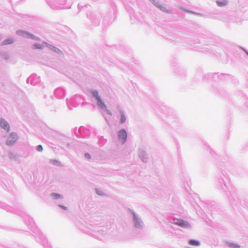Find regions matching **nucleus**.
Instances as JSON below:
<instances>
[{
	"label": "nucleus",
	"instance_id": "obj_1",
	"mask_svg": "<svg viewBox=\"0 0 248 248\" xmlns=\"http://www.w3.org/2000/svg\"><path fill=\"white\" fill-rule=\"evenodd\" d=\"M18 139V137L16 133L12 132L8 138L6 144L8 145H13Z\"/></svg>",
	"mask_w": 248,
	"mask_h": 248
},
{
	"label": "nucleus",
	"instance_id": "obj_2",
	"mask_svg": "<svg viewBox=\"0 0 248 248\" xmlns=\"http://www.w3.org/2000/svg\"><path fill=\"white\" fill-rule=\"evenodd\" d=\"M173 223L183 228H188L190 227V225L188 224L187 222L181 219H174Z\"/></svg>",
	"mask_w": 248,
	"mask_h": 248
},
{
	"label": "nucleus",
	"instance_id": "obj_3",
	"mask_svg": "<svg viewBox=\"0 0 248 248\" xmlns=\"http://www.w3.org/2000/svg\"><path fill=\"white\" fill-rule=\"evenodd\" d=\"M119 139L120 140H122L123 143L125 142L127 139V133L125 130L123 129L119 131Z\"/></svg>",
	"mask_w": 248,
	"mask_h": 248
},
{
	"label": "nucleus",
	"instance_id": "obj_4",
	"mask_svg": "<svg viewBox=\"0 0 248 248\" xmlns=\"http://www.w3.org/2000/svg\"><path fill=\"white\" fill-rule=\"evenodd\" d=\"M0 125L1 127L8 132L10 130V126L8 123L4 119H1L0 120Z\"/></svg>",
	"mask_w": 248,
	"mask_h": 248
},
{
	"label": "nucleus",
	"instance_id": "obj_5",
	"mask_svg": "<svg viewBox=\"0 0 248 248\" xmlns=\"http://www.w3.org/2000/svg\"><path fill=\"white\" fill-rule=\"evenodd\" d=\"M93 95L97 100L98 106L102 109H106V107L105 104L102 102L100 97L97 95V93H94Z\"/></svg>",
	"mask_w": 248,
	"mask_h": 248
},
{
	"label": "nucleus",
	"instance_id": "obj_6",
	"mask_svg": "<svg viewBox=\"0 0 248 248\" xmlns=\"http://www.w3.org/2000/svg\"><path fill=\"white\" fill-rule=\"evenodd\" d=\"M14 40L13 38H8L7 39L4 40L2 42V45H10L14 43Z\"/></svg>",
	"mask_w": 248,
	"mask_h": 248
},
{
	"label": "nucleus",
	"instance_id": "obj_7",
	"mask_svg": "<svg viewBox=\"0 0 248 248\" xmlns=\"http://www.w3.org/2000/svg\"><path fill=\"white\" fill-rule=\"evenodd\" d=\"M121 113V122L122 124L124 123L126 121V117L122 110L120 111Z\"/></svg>",
	"mask_w": 248,
	"mask_h": 248
},
{
	"label": "nucleus",
	"instance_id": "obj_8",
	"mask_svg": "<svg viewBox=\"0 0 248 248\" xmlns=\"http://www.w3.org/2000/svg\"><path fill=\"white\" fill-rule=\"evenodd\" d=\"M189 244L192 246H199L200 245V243L198 241L193 240H190L189 242Z\"/></svg>",
	"mask_w": 248,
	"mask_h": 248
},
{
	"label": "nucleus",
	"instance_id": "obj_9",
	"mask_svg": "<svg viewBox=\"0 0 248 248\" xmlns=\"http://www.w3.org/2000/svg\"><path fill=\"white\" fill-rule=\"evenodd\" d=\"M33 48L36 49H42L43 46L42 45L39 44H35L33 45Z\"/></svg>",
	"mask_w": 248,
	"mask_h": 248
},
{
	"label": "nucleus",
	"instance_id": "obj_10",
	"mask_svg": "<svg viewBox=\"0 0 248 248\" xmlns=\"http://www.w3.org/2000/svg\"><path fill=\"white\" fill-rule=\"evenodd\" d=\"M229 246L232 248H239V246L237 244L231 243L229 244Z\"/></svg>",
	"mask_w": 248,
	"mask_h": 248
},
{
	"label": "nucleus",
	"instance_id": "obj_11",
	"mask_svg": "<svg viewBox=\"0 0 248 248\" xmlns=\"http://www.w3.org/2000/svg\"><path fill=\"white\" fill-rule=\"evenodd\" d=\"M37 150L39 152H42L43 151V147L41 145H39L37 147Z\"/></svg>",
	"mask_w": 248,
	"mask_h": 248
},
{
	"label": "nucleus",
	"instance_id": "obj_12",
	"mask_svg": "<svg viewBox=\"0 0 248 248\" xmlns=\"http://www.w3.org/2000/svg\"><path fill=\"white\" fill-rule=\"evenodd\" d=\"M29 37L33 39H38V38H36L34 35L32 34H29L28 35Z\"/></svg>",
	"mask_w": 248,
	"mask_h": 248
},
{
	"label": "nucleus",
	"instance_id": "obj_13",
	"mask_svg": "<svg viewBox=\"0 0 248 248\" xmlns=\"http://www.w3.org/2000/svg\"><path fill=\"white\" fill-rule=\"evenodd\" d=\"M53 196L55 198V199H58L59 198H60V195L58 194H57V193H54V194H53Z\"/></svg>",
	"mask_w": 248,
	"mask_h": 248
},
{
	"label": "nucleus",
	"instance_id": "obj_14",
	"mask_svg": "<svg viewBox=\"0 0 248 248\" xmlns=\"http://www.w3.org/2000/svg\"><path fill=\"white\" fill-rule=\"evenodd\" d=\"M85 156L87 157V158H90V155H89V154H85Z\"/></svg>",
	"mask_w": 248,
	"mask_h": 248
},
{
	"label": "nucleus",
	"instance_id": "obj_15",
	"mask_svg": "<svg viewBox=\"0 0 248 248\" xmlns=\"http://www.w3.org/2000/svg\"><path fill=\"white\" fill-rule=\"evenodd\" d=\"M106 110H107V111L108 114H109V115H111L112 114L111 112L110 111L107 110V109Z\"/></svg>",
	"mask_w": 248,
	"mask_h": 248
},
{
	"label": "nucleus",
	"instance_id": "obj_16",
	"mask_svg": "<svg viewBox=\"0 0 248 248\" xmlns=\"http://www.w3.org/2000/svg\"><path fill=\"white\" fill-rule=\"evenodd\" d=\"M63 209L64 210H66L67 208L66 207H64V206H61Z\"/></svg>",
	"mask_w": 248,
	"mask_h": 248
},
{
	"label": "nucleus",
	"instance_id": "obj_17",
	"mask_svg": "<svg viewBox=\"0 0 248 248\" xmlns=\"http://www.w3.org/2000/svg\"><path fill=\"white\" fill-rule=\"evenodd\" d=\"M217 3H218V5H219V6H222V3H220L219 2H217Z\"/></svg>",
	"mask_w": 248,
	"mask_h": 248
}]
</instances>
